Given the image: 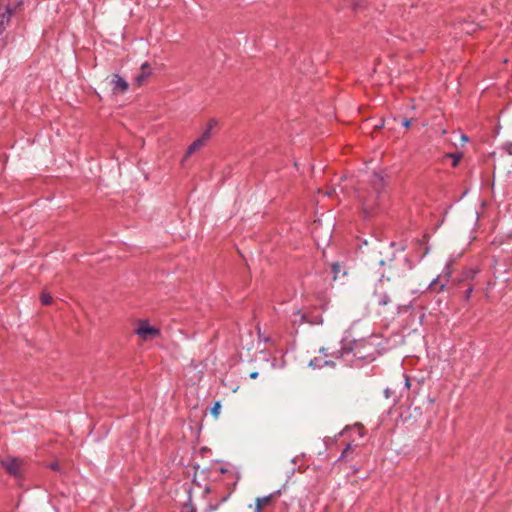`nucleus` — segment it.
I'll use <instances>...</instances> for the list:
<instances>
[{
	"instance_id": "obj_1",
	"label": "nucleus",
	"mask_w": 512,
	"mask_h": 512,
	"mask_svg": "<svg viewBox=\"0 0 512 512\" xmlns=\"http://www.w3.org/2000/svg\"><path fill=\"white\" fill-rule=\"evenodd\" d=\"M320 356L314 357L310 360L309 365L313 368H322L324 366H334L335 359H342L352 353V349L348 347H341L335 349L331 347H322L319 349Z\"/></svg>"
},
{
	"instance_id": "obj_2",
	"label": "nucleus",
	"mask_w": 512,
	"mask_h": 512,
	"mask_svg": "<svg viewBox=\"0 0 512 512\" xmlns=\"http://www.w3.org/2000/svg\"><path fill=\"white\" fill-rule=\"evenodd\" d=\"M293 325L300 326L304 323H308L311 325H319L323 323V317L321 313L309 311L305 312L300 309L293 312Z\"/></svg>"
},
{
	"instance_id": "obj_3",
	"label": "nucleus",
	"mask_w": 512,
	"mask_h": 512,
	"mask_svg": "<svg viewBox=\"0 0 512 512\" xmlns=\"http://www.w3.org/2000/svg\"><path fill=\"white\" fill-rule=\"evenodd\" d=\"M135 333L143 341H149L160 335V329L151 326L148 320L142 319L138 321Z\"/></svg>"
},
{
	"instance_id": "obj_4",
	"label": "nucleus",
	"mask_w": 512,
	"mask_h": 512,
	"mask_svg": "<svg viewBox=\"0 0 512 512\" xmlns=\"http://www.w3.org/2000/svg\"><path fill=\"white\" fill-rule=\"evenodd\" d=\"M1 465L11 476L20 477L22 475L23 461L17 457L8 456L1 460Z\"/></svg>"
},
{
	"instance_id": "obj_5",
	"label": "nucleus",
	"mask_w": 512,
	"mask_h": 512,
	"mask_svg": "<svg viewBox=\"0 0 512 512\" xmlns=\"http://www.w3.org/2000/svg\"><path fill=\"white\" fill-rule=\"evenodd\" d=\"M14 11L15 8H12L7 1L0 0V35H2L9 25Z\"/></svg>"
},
{
	"instance_id": "obj_6",
	"label": "nucleus",
	"mask_w": 512,
	"mask_h": 512,
	"mask_svg": "<svg viewBox=\"0 0 512 512\" xmlns=\"http://www.w3.org/2000/svg\"><path fill=\"white\" fill-rule=\"evenodd\" d=\"M280 494L279 491L256 499L254 512H264L271 505L272 501Z\"/></svg>"
},
{
	"instance_id": "obj_7",
	"label": "nucleus",
	"mask_w": 512,
	"mask_h": 512,
	"mask_svg": "<svg viewBox=\"0 0 512 512\" xmlns=\"http://www.w3.org/2000/svg\"><path fill=\"white\" fill-rule=\"evenodd\" d=\"M150 65L145 62L141 65V72L135 77V82L138 86L143 85L151 75Z\"/></svg>"
},
{
	"instance_id": "obj_8",
	"label": "nucleus",
	"mask_w": 512,
	"mask_h": 512,
	"mask_svg": "<svg viewBox=\"0 0 512 512\" xmlns=\"http://www.w3.org/2000/svg\"><path fill=\"white\" fill-rule=\"evenodd\" d=\"M112 83L114 92L124 93L128 89L127 81L118 74L114 75Z\"/></svg>"
},
{
	"instance_id": "obj_9",
	"label": "nucleus",
	"mask_w": 512,
	"mask_h": 512,
	"mask_svg": "<svg viewBox=\"0 0 512 512\" xmlns=\"http://www.w3.org/2000/svg\"><path fill=\"white\" fill-rule=\"evenodd\" d=\"M447 269V272H446V278H449L450 277V271H449V268L446 267ZM448 282V279H446L444 282H441L440 281V276H437L429 285V288L436 291V292H441L444 290V288L446 287V284Z\"/></svg>"
},
{
	"instance_id": "obj_10",
	"label": "nucleus",
	"mask_w": 512,
	"mask_h": 512,
	"mask_svg": "<svg viewBox=\"0 0 512 512\" xmlns=\"http://www.w3.org/2000/svg\"><path fill=\"white\" fill-rule=\"evenodd\" d=\"M206 143L199 137L195 141H193L190 146L187 148L185 157L191 156L193 153L201 149Z\"/></svg>"
},
{
	"instance_id": "obj_11",
	"label": "nucleus",
	"mask_w": 512,
	"mask_h": 512,
	"mask_svg": "<svg viewBox=\"0 0 512 512\" xmlns=\"http://www.w3.org/2000/svg\"><path fill=\"white\" fill-rule=\"evenodd\" d=\"M371 183L373 185L376 195L378 196L384 186L383 178L379 174L374 173L371 177Z\"/></svg>"
},
{
	"instance_id": "obj_12",
	"label": "nucleus",
	"mask_w": 512,
	"mask_h": 512,
	"mask_svg": "<svg viewBox=\"0 0 512 512\" xmlns=\"http://www.w3.org/2000/svg\"><path fill=\"white\" fill-rule=\"evenodd\" d=\"M217 125V121L215 119H210L208 124H207V127L206 129L204 130V132L202 133V135L200 136V138L206 143L210 138H211V135H212V129Z\"/></svg>"
},
{
	"instance_id": "obj_13",
	"label": "nucleus",
	"mask_w": 512,
	"mask_h": 512,
	"mask_svg": "<svg viewBox=\"0 0 512 512\" xmlns=\"http://www.w3.org/2000/svg\"><path fill=\"white\" fill-rule=\"evenodd\" d=\"M428 241H429V236L427 234H424L421 239L417 240L418 245L424 247V251L420 255V259H423L430 251Z\"/></svg>"
},
{
	"instance_id": "obj_14",
	"label": "nucleus",
	"mask_w": 512,
	"mask_h": 512,
	"mask_svg": "<svg viewBox=\"0 0 512 512\" xmlns=\"http://www.w3.org/2000/svg\"><path fill=\"white\" fill-rule=\"evenodd\" d=\"M446 158L452 159V166L456 167L458 165L460 159L462 158V154L461 153H447L444 155V159H446Z\"/></svg>"
},
{
	"instance_id": "obj_15",
	"label": "nucleus",
	"mask_w": 512,
	"mask_h": 512,
	"mask_svg": "<svg viewBox=\"0 0 512 512\" xmlns=\"http://www.w3.org/2000/svg\"><path fill=\"white\" fill-rule=\"evenodd\" d=\"M357 445H352V443H348L345 449L342 451L341 456L338 460L346 459L348 457V454L351 450H353L354 447Z\"/></svg>"
},
{
	"instance_id": "obj_16",
	"label": "nucleus",
	"mask_w": 512,
	"mask_h": 512,
	"mask_svg": "<svg viewBox=\"0 0 512 512\" xmlns=\"http://www.w3.org/2000/svg\"><path fill=\"white\" fill-rule=\"evenodd\" d=\"M378 304L381 306H385L390 303V297L387 294H380L378 295Z\"/></svg>"
},
{
	"instance_id": "obj_17",
	"label": "nucleus",
	"mask_w": 512,
	"mask_h": 512,
	"mask_svg": "<svg viewBox=\"0 0 512 512\" xmlns=\"http://www.w3.org/2000/svg\"><path fill=\"white\" fill-rule=\"evenodd\" d=\"M40 300L43 305H50L52 303V296L48 293L43 292L41 294Z\"/></svg>"
},
{
	"instance_id": "obj_18",
	"label": "nucleus",
	"mask_w": 512,
	"mask_h": 512,
	"mask_svg": "<svg viewBox=\"0 0 512 512\" xmlns=\"http://www.w3.org/2000/svg\"><path fill=\"white\" fill-rule=\"evenodd\" d=\"M474 290V286L472 284H469L467 289L464 292V300L468 301L472 295V292Z\"/></svg>"
},
{
	"instance_id": "obj_19",
	"label": "nucleus",
	"mask_w": 512,
	"mask_h": 512,
	"mask_svg": "<svg viewBox=\"0 0 512 512\" xmlns=\"http://www.w3.org/2000/svg\"><path fill=\"white\" fill-rule=\"evenodd\" d=\"M221 405L219 402H215L214 406L211 409V413L215 416H218L220 411Z\"/></svg>"
},
{
	"instance_id": "obj_20",
	"label": "nucleus",
	"mask_w": 512,
	"mask_h": 512,
	"mask_svg": "<svg viewBox=\"0 0 512 512\" xmlns=\"http://www.w3.org/2000/svg\"><path fill=\"white\" fill-rule=\"evenodd\" d=\"M476 271L470 270L467 271L464 275L466 279H473L475 277Z\"/></svg>"
},
{
	"instance_id": "obj_21",
	"label": "nucleus",
	"mask_w": 512,
	"mask_h": 512,
	"mask_svg": "<svg viewBox=\"0 0 512 512\" xmlns=\"http://www.w3.org/2000/svg\"><path fill=\"white\" fill-rule=\"evenodd\" d=\"M404 385L407 389H409L411 386L410 379L407 375H404Z\"/></svg>"
},
{
	"instance_id": "obj_22",
	"label": "nucleus",
	"mask_w": 512,
	"mask_h": 512,
	"mask_svg": "<svg viewBox=\"0 0 512 512\" xmlns=\"http://www.w3.org/2000/svg\"><path fill=\"white\" fill-rule=\"evenodd\" d=\"M402 125L405 127V128H409L411 126V120L410 119H407L405 118L402 122Z\"/></svg>"
},
{
	"instance_id": "obj_23",
	"label": "nucleus",
	"mask_w": 512,
	"mask_h": 512,
	"mask_svg": "<svg viewBox=\"0 0 512 512\" xmlns=\"http://www.w3.org/2000/svg\"><path fill=\"white\" fill-rule=\"evenodd\" d=\"M186 512H196V508L192 504L186 505Z\"/></svg>"
},
{
	"instance_id": "obj_24",
	"label": "nucleus",
	"mask_w": 512,
	"mask_h": 512,
	"mask_svg": "<svg viewBox=\"0 0 512 512\" xmlns=\"http://www.w3.org/2000/svg\"><path fill=\"white\" fill-rule=\"evenodd\" d=\"M49 468L52 469V470H58L59 469V464L58 462H54V463H51L49 465Z\"/></svg>"
},
{
	"instance_id": "obj_25",
	"label": "nucleus",
	"mask_w": 512,
	"mask_h": 512,
	"mask_svg": "<svg viewBox=\"0 0 512 512\" xmlns=\"http://www.w3.org/2000/svg\"><path fill=\"white\" fill-rule=\"evenodd\" d=\"M384 393H385L386 398H390L392 395V391L389 388L385 389Z\"/></svg>"
},
{
	"instance_id": "obj_26",
	"label": "nucleus",
	"mask_w": 512,
	"mask_h": 512,
	"mask_svg": "<svg viewBox=\"0 0 512 512\" xmlns=\"http://www.w3.org/2000/svg\"><path fill=\"white\" fill-rule=\"evenodd\" d=\"M364 211L367 212L368 208H371V205L368 204L366 201L363 202Z\"/></svg>"
},
{
	"instance_id": "obj_27",
	"label": "nucleus",
	"mask_w": 512,
	"mask_h": 512,
	"mask_svg": "<svg viewBox=\"0 0 512 512\" xmlns=\"http://www.w3.org/2000/svg\"><path fill=\"white\" fill-rule=\"evenodd\" d=\"M257 377H258V372H252V373L250 374V378H251V379H256Z\"/></svg>"
},
{
	"instance_id": "obj_28",
	"label": "nucleus",
	"mask_w": 512,
	"mask_h": 512,
	"mask_svg": "<svg viewBox=\"0 0 512 512\" xmlns=\"http://www.w3.org/2000/svg\"><path fill=\"white\" fill-rule=\"evenodd\" d=\"M509 153L512 155V143H511V150L509 151Z\"/></svg>"
}]
</instances>
